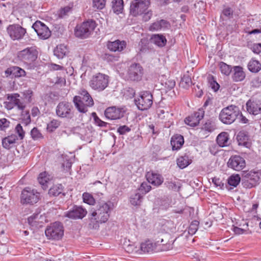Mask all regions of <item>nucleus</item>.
Listing matches in <instances>:
<instances>
[{"instance_id":"nucleus-1","label":"nucleus","mask_w":261,"mask_h":261,"mask_svg":"<svg viewBox=\"0 0 261 261\" xmlns=\"http://www.w3.org/2000/svg\"><path fill=\"white\" fill-rule=\"evenodd\" d=\"M110 207L107 203H99L89 214V226L90 228L97 229L99 224L107 222L110 217Z\"/></svg>"},{"instance_id":"nucleus-2","label":"nucleus","mask_w":261,"mask_h":261,"mask_svg":"<svg viewBox=\"0 0 261 261\" xmlns=\"http://www.w3.org/2000/svg\"><path fill=\"white\" fill-rule=\"evenodd\" d=\"M172 243H167L163 239L153 243L152 241L147 240L140 245V252L151 253L155 251H167L172 248Z\"/></svg>"},{"instance_id":"nucleus-3","label":"nucleus","mask_w":261,"mask_h":261,"mask_svg":"<svg viewBox=\"0 0 261 261\" xmlns=\"http://www.w3.org/2000/svg\"><path fill=\"white\" fill-rule=\"evenodd\" d=\"M80 94V95L73 97V101L75 108L80 112L85 113L88 111L89 107L93 106L94 101L87 90H81Z\"/></svg>"},{"instance_id":"nucleus-4","label":"nucleus","mask_w":261,"mask_h":261,"mask_svg":"<svg viewBox=\"0 0 261 261\" xmlns=\"http://www.w3.org/2000/svg\"><path fill=\"white\" fill-rule=\"evenodd\" d=\"M240 114L239 108L234 105H230L221 111L219 118L223 123L230 124L236 120Z\"/></svg>"},{"instance_id":"nucleus-5","label":"nucleus","mask_w":261,"mask_h":261,"mask_svg":"<svg viewBox=\"0 0 261 261\" xmlns=\"http://www.w3.org/2000/svg\"><path fill=\"white\" fill-rule=\"evenodd\" d=\"M109 76L105 74L97 73L92 76L89 81V86L98 92L103 91L109 85Z\"/></svg>"},{"instance_id":"nucleus-6","label":"nucleus","mask_w":261,"mask_h":261,"mask_svg":"<svg viewBox=\"0 0 261 261\" xmlns=\"http://www.w3.org/2000/svg\"><path fill=\"white\" fill-rule=\"evenodd\" d=\"M38 51L35 46L28 47L18 53L19 59L27 65H31L37 59Z\"/></svg>"},{"instance_id":"nucleus-7","label":"nucleus","mask_w":261,"mask_h":261,"mask_svg":"<svg viewBox=\"0 0 261 261\" xmlns=\"http://www.w3.org/2000/svg\"><path fill=\"white\" fill-rule=\"evenodd\" d=\"M96 27L95 21L89 19L83 22L81 25H77L75 29V35L79 38H86L93 32Z\"/></svg>"},{"instance_id":"nucleus-8","label":"nucleus","mask_w":261,"mask_h":261,"mask_svg":"<svg viewBox=\"0 0 261 261\" xmlns=\"http://www.w3.org/2000/svg\"><path fill=\"white\" fill-rule=\"evenodd\" d=\"M45 233L48 239L59 240L64 235L63 226L60 222H56L46 228Z\"/></svg>"},{"instance_id":"nucleus-9","label":"nucleus","mask_w":261,"mask_h":261,"mask_svg":"<svg viewBox=\"0 0 261 261\" xmlns=\"http://www.w3.org/2000/svg\"><path fill=\"white\" fill-rule=\"evenodd\" d=\"M150 5V0H133L130 5V14L134 16L142 15Z\"/></svg>"},{"instance_id":"nucleus-10","label":"nucleus","mask_w":261,"mask_h":261,"mask_svg":"<svg viewBox=\"0 0 261 261\" xmlns=\"http://www.w3.org/2000/svg\"><path fill=\"white\" fill-rule=\"evenodd\" d=\"M135 103L140 110H147L152 105V95L149 91L142 92L138 98L135 99Z\"/></svg>"},{"instance_id":"nucleus-11","label":"nucleus","mask_w":261,"mask_h":261,"mask_svg":"<svg viewBox=\"0 0 261 261\" xmlns=\"http://www.w3.org/2000/svg\"><path fill=\"white\" fill-rule=\"evenodd\" d=\"M40 199V193L29 187L24 188L21 194V202L22 204H33Z\"/></svg>"},{"instance_id":"nucleus-12","label":"nucleus","mask_w":261,"mask_h":261,"mask_svg":"<svg viewBox=\"0 0 261 261\" xmlns=\"http://www.w3.org/2000/svg\"><path fill=\"white\" fill-rule=\"evenodd\" d=\"M6 30L10 38L14 41L21 40L27 33L26 29L18 24H10Z\"/></svg>"},{"instance_id":"nucleus-13","label":"nucleus","mask_w":261,"mask_h":261,"mask_svg":"<svg viewBox=\"0 0 261 261\" xmlns=\"http://www.w3.org/2000/svg\"><path fill=\"white\" fill-rule=\"evenodd\" d=\"M143 69L139 63H133L130 65L127 70V77L132 81H139L142 79Z\"/></svg>"},{"instance_id":"nucleus-14","label":"nucleus","mask_w":261,"mask_h":261,"mask_svg":"<svg viewBox=\"0 0 261 261\" xmlns=\"http://www.w3.org/2000/svg\"><path fill=\"white\" fill-rule=\"evenodd\" d=\"M259 180V173L258 172L250 171L244 176L242 185L244 188L250 189L258 184Z\"/></svg>"},{"instance_id":"nucleus-15","label":"nucleus","mask_w":261,"mask_h":261,"mask_svg":"<svg viewBox=\"0 0 261 261\" xmlns=\"http://www.w3.org/2000/svg\"><path fill=\"white\" fill-rule=\"evenodd\" d=\"M72 106L68 102H60L56 108V114L61 118H71L72 117L71 110Z\"/></svg>"},{"instance_id":"nucleus-16","label":"nucleus","mask_w":261,"mask_h":261,"mask_svg":"<svg viewBox=\"0 0 261 261\" xmlns=\"http://www.w3.org/2000/svg\"><path fill=\"white\" fill-rule=\"evenodd\" d=\"M126 108L124 107H111L106 109L105 112L106 117L111 120H116L124 116Z\"/></svg>"},{"instance_id":"nucleus-17","label":"nucleus","mask_w":261,"mask_h":261,"mask_svg":"<svg viewBox=\"0 0 261 261\" xmlns=\"http://www.w3.org/2000/svg\"><path fill=\"white\" fill-rule=\"evenodd\" d=\"M39 37L41 39H46L51 35V31L43 22L40 21H36L32 26Z\"/></svg>"},{"instance_id":"nucleus-18","label":"nucleus","mask_w":261,"mask_h":261,"mask_svg":"<svg viewBox=\"0 0 261 261\" xmlns=\"http://www.w3.org/2000/svg\"><path fill=\"white\" fill-rule=\"evenodd\" d=\"M85 208L81 206H74L72 209L65 213L64 216L72 219H82L87 214Z\"/></svg>"},{"instance_id":"nucleus-19","label":"nucleus","mask_w":261,"mask_h":261,"mask_svg":"<svg viewBox=\"0 0 261 261\" xmlns=\"http://www.w3.org/2000/svg\"><path fill=\"white\" fill-rule=\"evenodd\" d=\"M228 167L236 171H241L246 166L244 158L239 155L231 156L227 163Z\"/></svg>"},{"instance_id":"nucleus-20","label":"nucleus","mask_w":261,"mask_h":261,"mask_svg":"<svg viewBox=\"0 0 261 261\" xmlns=\"http://www.w3.org/2000/svg\"><path fill=\"white\" fill-rule=\"evenodd\" d=\"M204 115V110L203 108H200L197 112H195L191 116L187 117L185 120V122L190 126H196L198 125L200 121L203 118Z\"/></svg>"},{"instance_id":"nucleus-21","label":"nucleus","mask_w":261,"mask_h":261,"mask_svg":"<svg viewBox=\"0 0 261 261\" xmlns=\"http://www.w3.org/2000/svg\"><path fill=\"white\" fill-rule=\"evenodd\" d=\"M170 28V23L169 21L165 19H160L152 23L149 27L150 31H159L169 29Z\"/></svg>"},{"instance_id":"nucleus-22","label":"nucleus","mask_w":261,"mask_h":261,"mask_svg":"<svg viewBox=\"0 0 261 261\" xmlns=\"http://www.w3.org/2000/svg\"><path fill=\"white\" fill-rule=\"evenodd\" d=\"M20 95L18 93L8 94L7 95L8 100L12 101L14 107H17L18 109L23 110L25 108V102L19 99Z\"/></svg>"},{"instance_id":"nucleus-23","label":"nucleus","mask_w":261,"mask_h":261,"mask_svg":"<svg viewBox=\"0 0 261 261\" xmlns=\"http://www.w3.org/2000/svg\"><path fill=\"white\" fill-rule=\"evenodd\" d=\"M7 77L12 75L15 77L24 76L26 74L25 71L19 67L13 66L8 68L5 71Z\"/></svg>"},{"instance_id":"nucleus-24","label":"nucleus","mask_w":261,"mask_h":261,"mask_svg":"<svg viewBox=\"0 0 261 261\" xmlns=\"http://www.w3.org/2000/svg\"><path fill=\"white\" fill-rule=\"evenodd\" d=\"M232 79L236 82H241L244 80L246 74L243 68L240 66H236L233 68Z\"/></svg>"},{"instance_id":"nucleus-25","label":"nucleus","mask_w":261,"mask_h":261,"mask_svg":"<svg viewBox=\"0 0 261 261\" xmlns=\"http://www.w3.org/2000/svg\"><path fill=\"white\" fill-rule=\"evenodd\" d=\"M146 176L148 182L154 186H159L163 182V179L159 174L148 172Z\"/></svg>"},{"instance_id":"nucleus-26","label":"nucleus","mask_w":261,"mask_h":261,"mask_svg":"<svg viewBox=\"0 0 261 261\" xmlns=\"http://www.w3.org/2000/svg\"><path fill=\"white\" fill-rule=\"evenodd\" d=\"M247 111L251 114L256 115L261 113V104L249 100L246 103Z\"/></svg>"},{"instance_id":"nucleus-27","label":"nucleus","mask_w":261,"mask_h":261,"mask_svg":"<svg viewBox=\"0 0 261 261\" xmlns=\"http://www.w3.org/2000/svg\"><path fill=\"white\" fill-rule=\"evenodd\" d=\"M17 136L14 135L9 136L4 138L2 140L3 147L7 149H10L16 146Z\"/></svg>"},{"instance_id":"nucleus-28","label":"nucleus","mask_w":261,"mask_h":261,"mask_svg":"<svg viewBox=\"0 0 261 261\" xmlns=\"http://www.w3.org/2000/svg\"><path fill=\"white\" fill-rule=\"evenodd\" d=\"M125 42L124 41H120L119 40L109 42L107 44L108 48L113 51H121L125 47Z\"/></svg>"},{"instance_id":"nucleus-29","label":"nucleus","mask_w":261,"mask_h":261,"mask_svg":"<svg viewBox=\"0 0 261 261\" xmlns=\"http://www.w3.org/2000/svg\"><path fill=\"white\" fill-rule=\"evenodd\" d=\"M184 143V139L182 136L176 135L172 137L171 145L173 150H178L181 148Z\"/></svg>"},{"instance_id":"nucleus-30","label":"nucleus","mask_w":261,"mask_h":261,"mask_svg":"<svg viewBox=\"0 0 261 261\" xmlns=\"http://www.w3.org/2000/svg\"><path fill=\"white\" fill-rule=\"evenodd\" d=\"M151 42L160 47L164 46L167 42L165 37L162 34H154L150 38Z\"/></svg>"},{"instance_id":"nucleus-31","label":"nucleus","mask_w":261,"mask_h":261,"mask_svg":"<svg viewBox=\"0 0 261 261\" xmlns=\"http://www.w3.org/2000/svg\"><path fill=\"white\" fill-rule=\"evenodd\" d=\"M248 70L252 73H257L261 70V63L254 59H251L247 65Z\"/></svg>"},{"instance_id":"nucleus-32","label":"nucleus","mask_w":261,"mask_h":261,"mask_svg":"<svg viewBox=\"0 0 261 261\" xmlns=\"http://www.w3.org/2000/svg\"><path fill=\"white\" fill-rule=\"evenodd\" d=\"M68 53V49L64 44H60L57 46L54 51V55L59 59H62Z\"/></svg>"},{"instance_id":"nucleus-33","label":"nucleus","mask_w":261,"mask_h":261,"mask_svg":"<svg viewBox=\"0 0 261 261\" xmlns=\"http://www.w3.org/2000/svg\"><path fill=\"white\" fill-rule=\"evenodd\" d=\"M112 9L114 13L119 14L122 13L124 7L123 0H112L111 2Z\"/></svg>"},{"instance_id":"nucleus-34","label":"nucleus","mask_w":261,"mask_h":261,"mask_svg":"<svg viewBox=\"0 0 261 261\" xmlns=\"http://www.w3.org/2000/svg\"><path fill=\"white\" fill-rule=\"evenodd\" d=\"M229 135L226 132L220 133L217 138V142L220 147L227 146L229 145Z\"/></svg>"},{"instance_id":"nucleus-35","label":"nucleus","mask_w":261,"mask_h":261,"mask_svg":"<svg viewBox=\"0 0 261 261\" xmlns=\"http://www.w3.org/2000/svg\"><path fill=\"white\" fill-rule=\"evenodd\" d=\"M124 248L125 251L129 253H138L140 254V246L135 243L127 244L126 243L124 244Z\"/></svg>"},{"instance_id":"nucleus-36","label":"nucleus","mask_w":261,"mask_h":261,"mask_svg":"<svg viewBox=\"0 0 261 261\" xmlns=\"http://www.w3.org/2000/svg\"><path fill=\"white\" fill-rule=\"evenodd\" d=\"M176 180L177 179L175 177L173 178H167L165 182V185L167 188L170 190L177 191L180 188V186Z\"/></svg>"},{"instance_id":"nucleus-37","label":"nucleus","mask_w":261,"mask_h":261,"mask_svg":"<svg viewBox=\"0 0 261 261\" xmlns=\"http://www.w3.org/2000/svg\"><path fill=\"white\" fill-rule=\"evenodd\" d=\"M249 137L246 132L244 131L240 132L237 137L239 145L247 146Z\"/></svg>"},{"instance_id":"nucleus-38","label":"nucleus","mask_w":261,"mask_h":261,"mask_svg":"<svg viewBox=\"0 0 261 261\" xmlns=\"http://www.w3.org/2000/svg\"><path fill=\"white\" fill-rule=\"evenodd\" d=\"M38 180L39 184L42 185L43 189H45L48 187V184L49 182V178L47 176L46 172L41 173L38 177Z\"/></svg>"},{"instance_id":"nucleus-39","label":"nucleus","mask_w":261,"mask_h":261,"mask_svg":"<svg viewBox=\"0 0 261 261\" xmlns=\"http://www.w3.org/2000/svg\"><path fill=\"white\" fill-rule=\"evenodd\" d=\"M190 160L188 155L180 156L177 159V164L178 166L184 169L190 164Z\"/></svg>"},{"instance_id":"nucleus-40","label":"nucleus","mask_w":261,"mask_h":261,"mask_svg":"<svg viewBox=\"0 0 261 261\" xmlns=\"http://www.w3.org/2000/svg\"><path fill=\"white\" fill-rule=\"evenodd\" d=\"M241 181V177L239 174H232L227 179L228 184L233 187H236Z\"/></svg>"},{"instance_id":"nucleus-41","label":"nucleus","mask_w":261,"mask_h":261,"mask_svg":"<svg viewBox=\"0 0 261 261\" xmlns=\"http://www.w3.org/2000/svg\"><path fill=\"white\" fill-rule=\"evenodd\" d=\"M63 186L62 185H57L53 186L50 188L48 191V194L50 196H57L62 193Z\"/></svg>"},{"instance_id":"nucleus-42","label":"nucleus","mask_w":261,"mask_h":261,"mask_svg":"<svg viewBox=\"0 0 261 261\" xmlns=\"http://www.w3.org/2000/svg\"><path fill=\"white\" fill-rule=\"evenodd\" d=\"M143 196L140 193H136L130 197V203L135 206L140 205L142 202Z\"/></svg>"},{"instance_id":"nucleus-43","label":"nucleus","mask_w":261,"mask_h":261,"mask_svg":"<svg viewBox=\"0 0 261 261\" xmlns=\"http://www.w3.org/2000/svg\"><path fill=\"white\" fill-rule=\"evenodd\" d=\"M219 66L221 73L224 75H228L232 71L231 66L226 64L223 62H221L219 63Z\"/></svg>"},{"instance_id":"nucleus-44","label":"nucleus","mask_w":261,"mask_h":261,"mask_svg":"<svg viewBox=\"0 0 261 261\" xmlns=\"http://www.w3.org/2000/svg\"><path fill=\"white\" fill-rule=\"evenodd\" d=\"M61 124V122L56 119H53L47 124V129L48 131L52 132L57 129Z\"/></svg>"},{"instance_id":"nucleus-45","label":"nucleus","mask_w":261,"mask_h":261,"mask_svg":"<svg viewBox=\"0 0 261 261\" xmlns=\"http://www.w3.org/2000/svg\"><path fill=\"white\" fill-rule=\"evenodd\" d=\"M39 214H33L30 216L28 219V223L30 225L36 226L39 222Z\"/></svg>"},{"instance_id":"nucleus-46","label":"nucleus","mask_w":261,"mask_h":261,"mask_svg":"<svg viewBox=\"0 0 261 261\" xmlns=\"http://www.w3.org/2000/svg\"><path fill=\"white\" fill-rule=\"evenodd\" d=\"M198 225L199 222L197 221H194L192 222L189 227V233L192 235L195 234L198 229Z\"/></svg>"},{"instance_id":"nucleus-47","label":"nucleus","mask_w":261,"mask_h":261,"mask_svg":"<svg viewBox=\"0 0 261 261\" xmlns=\"http://www.w3.org/2000/svg\"><path fill=\"white\" fill-rule=\"evenodd\" d=\"M83 201L90 205H93L95 203V199L93 196L88 193H85L83 195Z\"/></svg>"},{"instance_id":"nucleus-48","label":"nucleus","mask_w":261,"mask_h":261,"mask_svg":"<svg viewBox=\"0 0 261 261\" xmlns=\"http://www.w3.org/2000/svg\"><path fill=\"white\" fill-rule=\"evenodd\" d=\"M106 5L105 0H93L92 7L96 9H102Z\"/></svg>"},{"instance_id":"nucleus-49","label":"nucleus","mask_w":261,"mask_h":261,"mask_svg":"<svg viewBox=\"0 0 261 261\" xmlns=\"http://www.w3.org/2000/svg\"><path fill=\"white\" fill-rule=\"evenodd\" d=\"M93 117L94 123L100 127H106L107 125V123L102 121L96 115V113L93 112L92 114Z\"/></svg>"},{"instance_id":"nucleus-50","label":"nucleus","mask_w":261,"mask_h":261,"mask_svg":"<svg viewBox=\"0 0 261 261\" xmlns=\"http://www.w3.org/2000/svg\"><path fill=\"white\" fill-rule=\"evenodd\" d=\"M214 122L210 120H207L203 124L202 128L209 132H212L215 129Z\"/></svg>"},{"instance_id":"nucleus-51","label":"nucleus","mask_w":261,"mask_h":261,"mask_svg":"<svg viewBox=\"0 0 261 261\" xmlns=\"http://www.w3.org/2000/svg\"><path fill=\"white\" fill-rule=\"evenodd\" d=\"M151 186L147 182H143L140 185L139 191H140L143 194H145L146 193L150 191L151 190Z\"/></svg>"},{"instance_id":"nucleus-52","label":"nucleus","mask_w":261,"mask_h":261,"mask_svg":"<svg viewBox=\"0 0 261 261\" xmlns=\"http://www.w3.org/2000/svg\"><path fill=\"white\" fill-rule=\"evenodd\" d=\"M15 132L18 134L20 140L24 137L25 132L23 130L22 126L20 124H18L15 128Z\"/></svg>"},{"instance_id":"nucleus-53","label":"nucleus","mask_w":261,"mask_h":261,"mask_svg":"<svg viewBox=\"0 0 261 261\" xmlns=\"http://www.w3.org/2000/svg\"><path fill=\"white\" fill-rule=\"evenodd\" d=\"M31 135L34 140H37L42 137V134L40 131L36 127L32 129Z\"/></svg>"},{"instance_id":"nucleus-54","label":"nucleus","mask_w":261,"mask_h":261,"mask_svg":"<svg viewBox=\"0 0 261 261\" xmlns=\"http://www.w3.org/2000/svg\"><path fill=\"white\" fill-rule=\"evenodd\" d=\"M10 122L6 118L0 119V130H4L9 126Z\"/></svg>"},{"instance_id":"nucleus-55","label":"nucleus","mask_w":261,"mask_h":261,"mask_svg":"<svg viewBox=\"0 0 261 261\" xmlns=\"http://www.w3.org/2000/svg\"><path fill=\"white\" fill-rule=\"evenodd\" d=\"M209 83L210 84L211 87L214 91H217L219 89L220 86L214 80L213 76L211 77V78L209 79Z\"/></svg>"},{"instance_id":"nucleus-56","label":"nucleus","mask_w":261,"mask_h":261,"mask_svg":"<svg viewBox=\"0 0 261 261\" xmlns=\"http://www.w3.org/2000/svg\"><path fill=\"white\" fill-rule=\"evenodd\" d=\"M23 95L27 102L29 103L31 101V98L33 95V91L31 90L24 91L23 93Z\"/></svg>"},{"instance_id":"nucleus-57","label":"nucleus","mask_w":261,"mask_h":261,"mask_svg":"<svg viewBox=\"0 0 261 261\" xmlns=\"http://www.w3.org/2000/svg\"><path fill=\"white\" fill-rule=\"evenodd\" d=\"M71 10V8L69 6L65 7L61 9L60 11L59 15L60 17L63 18L64 16L67 14V13Z\"/></svg>"},{"instance_id":"nucleus-58","label":"nucleus","mask_w":261,"mask_h":261,"mask_svg":"<svg viewBox=\"0 0 261 261\" xmlns=\"http://www.w3.org/2000/svg\"><path fill=\"white\" fill-rule=\"evenodd\" d=\"M130 131V128L126 125H123L120 126L118 129L117 132L120 135H124L126 133L129 132Z\"/></svg>"},{"instance_id":"nucleus-59","label":"nucleus","mask_w":261,"mask_h":261,"mask_svg":"<svg viewBox=\"0 0 261 261\" xmlns=\"http://www.w3.org/2000/svg\"><path fill=\"white\" fill-rule=\"evenodd\" d=\"M212 182L217 187H219L220 189H223L224 187V183L222 182V180L217 177H214L212 179Z\"/></svg>"},{"instance_id":"nucleus-60","label":"nucleus","mask_w":261,"mask_h":261,"mask_svg":"<svg viewBox=\"0 0 261 261\" xmlns=\"http://www.w3.org/2000/svg\"><path fill=\"white\" fill-rule=\"evenodd\" d=\"M251 49L254 53L259 54L261 53V43L254 44Z\"/></svg>"},{"instance_id":"nucleus-61","label":"nucleus","mask_w":261,"mask_h":261,"mask_svg":"<svg viewBox=\"0 0 261 261\" xmlns=\"http://www.w3.org/2000/svg\"><path fill=\"white\" fill-rule=\"evenodd\" d=\"M143 16V20L144 21H148L151 18L153 14L151 10H149L146 12H144Z\"/></svg>"},{"instance_id":"nucleus-62","label":"nucleus","mask_w":261,"mask_h":261,"mask_svg":"<svg viewBox=\"0 0 261 261\" xmlns=\"http://www.w3.org/2000/svg\"><path fill=\"white\" fill-rule=\"evenodd\" d=\"M233 11L229 7H225L223 10V14L226 16H232Z\"/></svg>"},{"instance_id":"nucleus-63","label":"nucleus","mask_w":261,"mask_h":261,"mask_svg":"<svg viewBox=\"0 0 261 261\" xmlns=\"http://www.w3.org/2000/svg\"><path fill=\"white\" fill-rule=\"evenodd\" d=\"M5 108L8 110H10L13 109L15 107L14 106L12 101L8 100L4 102Z\"/></svg>"},{"instance_id":"nucleus-64","label":"nucleus","mask_w":261,"mask_h":261,"mask_svg":"<svg viewBox=\"0 0 261 261\" xmlns=\"http://www.w3.org/2000/svg\"><path fill=\"white\" fill-rule=\"evenodd\" d=\"M55 84H59L61 86H65L66 84L65 79L64 77H57V79L55 82Z\"/></svg>"}]
</instances>
